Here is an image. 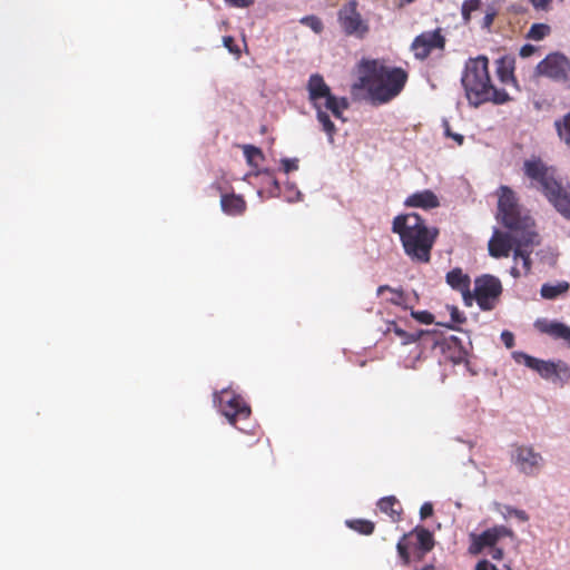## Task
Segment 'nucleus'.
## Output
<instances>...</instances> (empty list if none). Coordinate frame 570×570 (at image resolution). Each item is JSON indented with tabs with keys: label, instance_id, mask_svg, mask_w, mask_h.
<instances>
[{
	"label": "nucleus",
	"instance_id": "nucleus-3",
	"mask_svg": "<svg viewBox=\"0 0 570 570\" xmlns=\"http://www.w3.org/2000/svg\"><path fill=\"white\" fill-rule=\"evenodd\" d=\"M392 232L399 235L404 253L412 262L430 263L439 228L428 227L421 215L407 213L393 218Z\"/></svg>",
	"mask_w": 570,
	"mask_h": 570
},
{
	"label": "nucleus",
	"instance_id": "nucleus-38",
	"mask_svg": "<svg viewBox=\"0 0 570 570\" xmlns=\"http://www.w3.org/2000/svg\"><path fill=\"white\" fill-rule=\"evenodd\" d=\"M224 46L230 51V52H235V53H238L239 50L237 48V46L235 45V40L233 37L230 36H227V37H224Z\"/></svg>",
	"mask_w": 570,
	"mask_h": 570
},
{
	"label": "nucleus",
	"instance_id": "nucleus-37",
	"mask_svg": "<svg viewBox=\"0 0 570 570\" xmlns=\"http://www.w3.org/2000/svg\"><path fill=\"white\" fill-rule=\"evenodd\" d=\"M433 514V505L430 502H425L420 508L421 519H426Z\"/></svg>",
	"mask_w": 570,
	"mask_h": 570
},
{
	"label": "nucleus",
	"instance_id": "nucleus-16",
	"mask_svg": "<svg viewBox=\"0 0 570 570\" xmlns=\"http://www.w3.org/2000/svg\"><path fill=\"white\" fill-rule=\"evenodd\" d=\"M446 283L462 294L465 305L471 306V278L459 267L450 271L445 276Z\"/></svg>",
	"mask_w": 570,
	"mask_h": 570
},
{
	"label": "nucleus",
	"instance_id": "nucleus-44",
	"mask_svg": "<svg viewBox=\"0 0 570 570\" xmlns=\"http://www.w3.org/2000/svg\"><path fill=\"white\" fill-rule=\"evenodd\" d=\"M500 533H501V539L502 538L514 539V533H513L512 529H510L508 527L501 525Z\"/></svg>",
	"mask_w": 570,
	"mask_h": 570
},
{
	"label": "nucleus",
	"instance_id": "nucleus-32",
	"mask_svg": "<svg viewBox=\"0 0 570 570\" xmlns=\"http://www.w3.org/2000/svg\"><path fill=\"white\" fill-rule=\"evenodd\" d=\"M444 135L448 138H452L459 146L464 142V136L461 134L453 132L448 120H443Z\"/></svg>",
	"mask_w": 570,
	"mask_h": 570
},
{
	"label": "nucleus",
	"instance_id": "nucleus-10",
	"mask_svg": "<svg viewBox=\"0 0 570 570\" xmlns=\"http://www.w3.org/2000/svg\"><path fill=\"white\" fill-rule=\"evenodd\" d=\"M498 297L499 279L491 275H482L475 278L474 291L471 292V305L475 301L481 309H492Z\"/></svg>",
	"mask_w": 570,
	"mask_h": 570
},
{
	"label": "nucleus",
	"instance_id": "nucleus-17",
	"mask_svg": "<svg viewBox=\"0 0 570 570\" xmlns=\"http://www.w3.org/2000/svg\"><path fill=\"white\" fill-rule=\"evenodd\" d=\"M404 206L422 208V209H433L440 206V200L438 196L430 189H424L421 191H416L410 195L405 202Z\"/></svg>",
	"mask_w": 570,
	"mask_h": 570
},
{
	"label": "nucleus",
	"instance_id": "nucleus-50",
	"mask_svg": "<svg viewBox=\"0 0 570 570\" xmlns=\"http://www.w3.org/2000/svg\"><path fill=\"white\" fill-rule=\"evenodd\" d=\"M405 1H406L407 3H411V2H413L414 0H405Z\"/></svg>",
	"mask_w": 570,
	"mask_h": 570
},
{
	"label": "nucleus",
	"instance_id": "nucleus-25",
	"mask_svg": "<svg viewBox=\"0 0 570 570\" xmlns=\"http://www.w3.org/2000/svg\"><path fill=\"white\" fill-rule=\"evenodd\" d=\"M501 517L508 522L515 521L518 523H524L529 519L523 510H519L510 505H505L503 510H501Z\"/></svg>",
	"mask_w": 570,
	"mask_h": 570
},
{
	"label": "nucleus",
	"instance_id": "nucleus-4",
	"mask_svg": "<svg viewBox=\"0 0 570 570\" xmlns=\"http://www.w3.org/2000/svg\"><path fill=\"white\" fill-rule=\"evenodd\" d=\"M306 88L308 91V99L316 109V118L330 140L333 141V137L336 134V127L326 110H330L336 119L344 121L345 118L343 117V112L348 108V101L345 97L338 98L334 96L323 76L320 73L311 75Z\"/></svg>",
	"mask_w": 570,
	"mask_h": 570
},
{
	"label": "nucleus",
	"instance_id": "nucleus-45",
	"mask_svg": "<svg viewBox=\"0 0 570 570\" xmlns=\"http://www.w3.org/2000/svg\"><path fill=\"white\" fill-rule=\"evenodd\" d=\"M465 354H466L465 351L462 347H460L458 356H451V358L454 363H460L464 360Z\"/></svg>",
	"mask_w": 570,
	"mask_h": 570
},
{
	"label": "nucleus",
	"instance_id": "nucleus-13",
	"mask_svg": "<svg viewBox=\"0 0 570 570\" xmlns=\"http://www.w3.org/2000/svg\"><path fill=\"white\" fill-rule=\"evenodd\" d=\"M511 462L527 475H533L542 465V456L529 446H515L510 453Z\"/></svg>",
	"mask_w": 570,
	"mask_h": 570
},
{
	"label": "nucleus",
	"instance_id": "nucleus-39",
	"mask_svg": "<svg viewBox=\"0 0 570 570\" xmlns=\"http://www.w3.org/2000/svg\"><path fill=\"white\" fill-rule=\"evenodd\" d=\"M474 570H498L494 564L488 560H481L476 563Z\"/></svg>",
	"mask_w": 570,
	"mask_h": 570
},
{
	"label": "nucleus",
	"instance_id": "nucleus-40",
	"mask_svg": "<svg viewBox=\"0 0 570 570\" xmlns=\"http://www.w3.org/2000/svg\"><path fill=\"white\" fill-rule=\"evenodd\" d=\"M537 48L532 45H524L520 49V56L523 58L530 57L535 52Z\"/></svg>",
	"mask_w": 570,
	"mask_h": 570
},
{
	"label": "nucleus",
	"instance_id": "nucleus-29",
	"mask_svg": "<svg viewBox=\"0 0 570 570\" xmlns=\"http://www.w3.org/2000/svg\"><path fill=\"white\" fill-rule=\"evenodd\" d=\"M480 0H468L462 4V17L465 21L470 20L471 13L479 9Z\"/></svg>",
	"mask_w": 570,
	"mask_h": 570
},
{
	"label": "nucleus",
	"instance_id": "nucleus-21",
	"mask_svg": "<svg viewBox=\"0 0 570 570\" xmlns=\"http://www.w3.org/2000/svg\"><path fill=\"white\" fill-rule=\"evenodd\" d=\"M385 292L390 293V297L386 298L387 302L406 308V296L403 291L394 289L389 285H381L377 288V296H383Z\"/></svg>",
	"mask_w": 570,
	"mask_h": 570
},
{
	"label": "nucleus",
	"instance_id": "nucleus-11",
	"mask_svg": "<svg viewBox=\"0 0 570 570\" xmlns=\"http://www.w3.org/2000/svg\"><path fill=\"white\" fill-rule=\"evenodd\" d=\"M444 47L445 38L441 29L438 28L433 31H425L416 36L411 45V50L416 59L425 60L433 50H443Z\"/></svg>",
	"mask_w": 570,
	"mask_h": 570
},
{
	"label": "nucleus",
	"instance_id": "nucleus-6",
	"mask_svg": "<svg viewBox=\"0 0 570 570\" xmlns=\"http://www.w3.org/2000/svg\"><path fill=\"white\" fill-rule=\"evenodd\" d=\"M524 170L533 186L542 190L557 210L570 219V194L556 180L553 171L537 158L527 160Z\"/></svg>",
	"mask_w": 570,
	"mask_h": 570
},
{
	"label": "nucleus",
	"instance_id": "nucleus-34",
	"mask_svg": "<svg viewBox=\"0 0 570 570\" xmlns=\"http://www.w3.org/2000/svg\"><path fill=\"white\" fill-rule=\"evenodd\" d=\"M451 321L455 324H462L465 322V316L456 306H449Z\"/></svg>",
	"mask_w": 570,
	"mask_h": 570
},
{
	"label": "nucleus",
	"instance_id": "nucleus-14",
	"mask_svg": "<svg viewBox=\"0 0 570 570\" xmlns=\"http://www.w3.org/2000/svg\"><path fill=\"white\" fill-rule=\"evenodd\" d=\"M537 72L554 80H566L570 72V63L564 56L552 53L537 66Z\"/></svg>",
	"mask_w": 570,
	"mask_h": 570
},
{
	"label": "nucleus",
	"instance_id": "nucleus-26",
	"mask_svg": "<svg viewBox=\"0 0 570 570\" xmlns=\"http://www.w3.org/2000/svg\"><path fill=\"white\" fill-rule=\"evenodd\" d=\"M559 137L570 147V112L556 122Z\"/></svg>",
	"mask_w": 570,
	"mask_h": 570
},
{
	"label": "nucleus",
	"instance_id": "nucleus-46",
	"mask_svg": "<svg viewBox=\"0 0 570 570\" xmlns=\"http://www.w3.org/2000/svg\"><path fill=\"white\" fill-rule=\"evenodd\" d=\"M500 98H501V104H503L504 101L510 99V96L508 92H505V89H501Z\"/></svg>",
	"mask_w": 570,
	"mask_h": 570
},
{
	"label": "nucleus",
	"instance_id": "nucleus-15",
	"mask_svg": "<svg viewBox=\"0 0 570 570\" xmlns=\"http://www.w3.org/2000/svg\"><path fill=\"white\" fill-rule=\"evenodd\" d=\"M470 546L468 551L470 554L476 556L485 549H493L499 541V527L490 528L482 533L471 532L469 534Z\"/></svg>",
	"mask_w": 570,
	"mask_h": 570
},
{
	"label": "nucleus",
	"instance_id": "nucleus-5",
	"mask_svg": "<svg viewBox=\"0 0 570 570\" xmlns=\"http://www.w3.org/2000/svg\"><path fill=\"white\" fill-rule=\"evenodd\" d=\"M488 67L489 60L484 56L465 62L461 82L470 105L474 107L488 101L499 102V90L491 82Z\"/></svg>",
	"mask_w": 570,
	"mask_h": 570
},
{
	"label": "nucleus",
	"instance_id": "nucleus-2",
	"mask_svg": "<svg viewBox=\"0 0 570 570\" xmlns=\"http://www.w3.org/2000/svg\"><path fill=\"white\" fill-rule=\"evenodd\" d=\"M361 69L362 76L355 87L365 89L374 105H384L395 99L409 80L406 70L377 59L363 60Z\"/></svg>",
	"mask_w": 570,
	"mask_h": 570
},
{
	"label": "nucleus",
	"instance_id": "nucleus-24",
	"mask_svg": "<svg viewBox=\"0 0 570 570\" xmlns=\"http://www.w3.org/2000/svg\"><path fill=\"white\" fill-rule=\"evenodd\" d=\"M346 525L364 535H370L374 532L375 524L374 522L365 519H354V520H347Z\"/></svg>",
	"mask_w": 570,
	"mask_h": 570
},
{
	"label": "nucleus",
	"instance_id": "nucleus-7",
	"mask_svg": "<svg viewBox=\"0 0 570 570\" xmlns=\"http://www.w3.org/2000/svg\"><path fill=\"white\" fill-rule=\"evenodd\" d=\"M413 535L416 538L415 549L419 559H422L434 548L435 542L432 532L423 527H415L411 532L404 533L396 544V550L405 566L410 563L409 539Z\"/></svg>",
	"mask_w": 570,
	"mask_h": 570
},
{
	"label": "nucleus",
	"instance_id": "nucleus-47",
	"mask_svg": "<svg viewBox=\"0 0 570 570\" xmlns=\"http://www.w3.org/2000/svg\"><path fill=\"white\" fill-rule=\"evenodd\" d=\"M456 343H458V338L451 337V340L446 344L450 347L451 344H456Z\"/></svg>",
	"mask_w": 570,
	"mask_h": 570
},
{
	"label": "nucleus",
	"instance_id": "nucleus-49",
	"mask_svg": "<svg viewBox=\"0 0 570 570\" xmlns=\"http://www.w3.org/2000/svg\"><path fill=\"white\" fill-rule=\"evenodd\" d=\"M501 570H512V568L510 566H504Z\"/></svg>",
	"mask_w": 570,
	"mask_h": 570
},
{
	"label": "nucleus",
	"instance_id": "nucleus-36",
	"mask_svg": "<svg viewBox=\"0 0 570 570\" xmlns=\"http://www.w3.org/2000/svg\"><path fill=\"white\" fill-rule=\"evenodd\" d=\"M228 6L235 8H248L254 3V0H224Z\"/></svg>",
	"mask_w": 570,
	"mask_h": 570
},
{
	"label": "nucleus",
	"instance_id": "nucleus-18",
	"mask_svg": "<svg viewBox=\"0 0 570 570\" xmlns=\"http://www.w3.org/2000/svg\"><path fill=\"white\" fill-rule=\"evenodd\" d=\"M222 210L229 216H238L245 213L246 202L240 195L223 194L220 197Z\"/></svg>",
	"mask_w": 570,
	"mask_h": 570
},
{
	"label": "nucleus",
	"instance_id": "nucleus-22",
	"mask_svg": "<svg viewBox=\"0 0 570 570\" xmlns=\"http://www.w3.org/2000/svg\"><path fill=\"white\" fill-rule=\"evenodd\" d=\"M391 333H393L396 336H399L402 340L403 344H409V343H412V342H416L420 338V336H421V332H416V333H407V332H405L394 321L387 323L386 334H391Z\"/></svg>",
	"mask_w": 570,
	"mask_h": 570
},
{
	"label": "nucleus",
	"instance_id": "nucleus-33",
	"mask_svg": "<svg viewBox=\"0 0 570 570\" xmlns=\"http://www.w3.org/2000/svg\"><path fill=\"white\" fill-rule=\"evenodd\" d=\"M412 316L423 324H431L434 318V316L428 311L412 312Z\"/></svg>",
	"mask_w": 570,
	"mask_h": 570
},
{
	"label": "nucleus",
	"instance_id": "nucleus-8",
	"mask_svg": "<svg viewBox=\"0 0 570 570\" xmlns=\"http://www.w3.org/2000/svg\"><path fill=\"white\" fill-rule=\"evenodd\" d=\"M358 2L350 0L337 12L340 26L346 36L364 38L368 32V23L357 10Z\"/></svg>",
	"mask_w": 570,
	"mask_h": 570
},
{
	"label": "nucleus",
	"instance_id": "nucleus-12",
	"mask_svg": "<svg viewBox=\"0 0 570 570\" xmlns=\"http://www.w3.org/2000/svg\"><path fill=\"white\" fill-rule=\"evenodd\" d=\"M512 356L517 362L523 360L527 366L537 371L544 379L569 376V368L563 364L538 360L519 352L512 353Z\"/></svg>",
	"mask_w": 570,
	"mask_h": 570
},
{
	"label": "nucleus",
	"instance_id": "nucleus-35",
	"mask_svg": "<svg viewBox=\"0 0 570 570\" xmlns=\"http://www.w3.org/2000/svg\"><path fill=\"white\" fill-rule=\"evenodd\" d=\"M282 167H283L284 173L288 174L298 168V160L296 158H294V159L284 158V159H282Z\"/></svg>",
	"mask_w": 570,
	"mask_h": 570
},
{
	"label": "nucleus",
	"instance_id": "nucleus-1",
	"mask_svg": "<svg viewBox=\"0 0 570 570\" xmlns=\"http://www.w3.org/2000/svg\"><path fill=\"white\" fill-rule=\"evenodd\" d=\"M501 224L508 229L507 234L501 233V268L515 279L529 272L530 259L524 248L539 245L540 235L529 210L504 186H501Z\"/></svg>",
	"mask_w": 570,
	"mask_h": 570
},
{
	"label": "nucleus",
	"instance_id": "nucleus-41",
	"mask_svg": "<svg viewBox=\"0 0 570 570\" xmlns=\"http://www.w3.org/2000/svg\"><path fill=\"white\" fill-rule=\"evenodd\" d=\"M535 9L547 10L550 6L551 0H530Z\"/></svg>",
	"mask_w": 570,
	"mask_h": 570
},
{
	"label": "nucleus",
	"instance_id": "nucleus-31",
	"mask_svg": "<svg viewBox=\"0 0 570 570\" xmlns=\"http://www.w3.org/2000/svg\"><path fill=\"white\" fill-rule=\"evenodd\" d=\"M302 23L308 26L316 33H320L323 30V23L320 18L315 16H307L302 19Z\"/></svg>",
	"mask_w": 570,
	"mask_h": 570
},
{
	"label": "nucleus",
	"instance_id": "nucleus-43",
	"mask_svg": "<svg viewBox=\"0 0 570 570\" xmlns=\"http://www.w3.org/2000/svg\"><path fill=\"white\" fill-rule=\"evenodd\" d=\"M495 17V12H488L482 22V27L489 29Z\"/></svg>",
	"mask_w": 570,
	"mask_h": 570
},
{
	"label": "nucleus",
	"instance_id": "nucleus-51",
	"mask_svg": "<svg viewBox=\"0 0 570 570\" xmlns=\"http://www.w3.org/2000/svg\"><path fill=\"white\" fill-rule=\"evenodd\" d=\"M429 569H430V567H425V568H423V569H421V570H429Z\"/></svg>",
	"mask_w": 570,
	"mask_h": 570
},
{
	"label": "nucleus",
	"instance_id": "nucleus-42",
	"mask_svg": "<svg viewBox=\"0 0 570 570\" xmlns=\"http://www.w3.org/2000/svg\"><path fill=\"white\" fill-rule=\"evenodd\" d=\"M501 338H502L504 345L508 348H511L513 346V335H512V333H510V332H502L501 333Z\"/></svg>",
	"mask_w": 570,
	"mask_h": 570
},
{
	"label": "nucleus",
	"instance_id": "nucleus-48",
	"mask_svg": "<svg viewBox=\"0 0 570 570\" xmlns=\"http://www.w3.org/2000/svg\"><path fill=\"white\" fill-rule=\"evenodd\" d=\"M492 557H493L494 559L499 558V550H495V551H494V553L492 554Z\"/></svg>",
	"mask_w": 570,
	"mask_h": 570
},
{
	"label": "nucleus",
	"instance_id": "nucleus-20",
	"mask_svg": "<svg viewBox=\"0 0 570 570\" xmlns=\"http://www.w3.org/2000/svg\"><path fill=\"white\" fill-rule=\"evenodd\" d=\"M514 59L510 57H503L501 58V83H503L505 87H511L512 90L515 92L518 91V87L515 83V79L513 76V68H514Z\"/></svg>",
	"mask_w": 570,
	"mask_h": 570
},
{
	"label": "nucleus",
	"instance_id": "nucleus-9",
	"mask_svg": "<svg viewBox=\"0 0 570 570\" xmlns=\"http://www.w3.org/2000/svg\"><path fill=\"white\" fill-rule=\"evenodd\" d=\"M215 397H218L220 412L232 425L236 426L238 421L249 417L250 407L240 395L223 390Z\"/></svg>",
	"mask_w": 570,
	"mask_h": 570
},
{
	"label": "nucleus",
	"instance_id": "nucleus-19",
	"mask_svg": "<svg viewBox=\"0 0 570 570\" xmlns=\"http://www.w3.org/2000/svg\"><path fill=\"white\" fill-rule=\"evenodd\" d=\"M377 507L381 512L387 514L393 522H399L401 520L402 509L400 508V503L395 497L391 495L382 498L377 502Z\"/></svg>",
	"mask_w": 570,
	"mask_h": 570
},
{
	"label": "nucleus",
	"instance_id": "nucleus-23",
	"mask_svg": "<svg viewBox=\"0 0 570 570\" xmlns=\"http://www.w3.org/2000/svg\"><path fill=\"white\" fill-rule=\"evenodd\" d=\"M569 289V283L568 282H559L554 285L551 284H544L541 287V295L543 298L547 299H553L557 296L564 294Z\"/></svg>",
	"mask_w": 570,
	"mask_h": 570
},
{
	"label": "nucleus",
	"instance_id": "nucleus-28",
	"mask_svg": "<svg viewBox=\"0 0 570 570\" xmlns=\"http://www.w3.org/2000/svg\"><path fill=\"white\" fill-rule=\"evenodd\" d=\"M244 155L249 165L254 164L255 158H264L263 151L258 147L252 145L244 146Z\"/></svg>",
	"mask_w": 570,
	"mask_h": 570
},
{
	"label": "nucleus",
	"instance_id": "nucleus-27",
	"mask_svg": "<svg viewBox=\"0 0 570 570\" xmlns=\"http://www.w3.org/2000/svg\"><path fill=\"white\" fill-rule=\"evenodd\" d=\"M551 31L550 26L546 23H534L530 28L529 32L527 33V37L532 40H541L546 36H548Z\"/></svg>",
	"mask_w": 570,
	"mask_h": 570
},
{
	"label": "nucleus",
	"instance_id": "nucleus-30",
	"mask_svg": "<svg viewBox=\"0 0 570 570\" xmlns=\"http://www.w3.org/2000/svg\"><path fill=\"white\" fill-rule=\"evenodd\" d=\"M489 253L492 257L499 258V227L493 228L492 236L489 240Z\"/></svg>",
	"mask_w": 570,
	"mask_h": 570
}]
</instances>
